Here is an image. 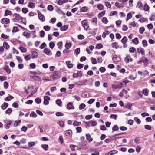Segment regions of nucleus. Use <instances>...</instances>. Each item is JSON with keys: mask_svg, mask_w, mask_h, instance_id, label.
<instances>
[{"mask_svg": "<svg viewBox=\"0 0 155 155\" xmlns=\"http://www.w3.org/2000/svg\"><path fill=\"white\" fill-rule=\"evenodd\" d=\"M80 48H77L75 49L74 53L77 56L80 53Z\"/></svg>", "mask_w": 155, "mask_h": 155, "instance_id": "30", "label": "nucleus"}, {"mask_svg": "<svg viewBox=\"0 0 155 155\" xmlns=\"http://www.w3.org/2000/svg\"><path fill=\"white\" fill-rule=\"evenodd\" d=\"M145 30V28L144 27H141L139 29V32L141 34H143Z\"/></svg>", "mask_w": 155, "mask_h": 155, "instance_id": "56", "label": "nucleus"}, {"mask_svg": "<svg viewBox=\"0 0 155 155\" xmlns=\"http://www.w3.org/2000/svg\"><path fill=\"white\" fill-rule=\"evenodd\" d=\"M67 67L70 68H72L73 67V64L72 63H71V62L69 61H67L66 62Z\"/></svg>", "mask_w": 155, "mask_h": 155, "instance_id": "18", "label": "nucleus"}, {"mask_svg": "<svg viewBox=\"0 0 155 155\" xmlns=\"http://www.w3.org/2000/svg\"><path fill=\"white\" fill-rule=\"evenodd\" d=\"M18 31V28L17 27H13L12 32H15Z\"/></svg>", "mask_w": 155, "mask_h": 155, "instance_id": "58", "label": "nucleus"}, {"mask_svg": "<svg viewBox=\"0 0 155 155\" xmlns=\"http://www.w3.org/2000/svg\"><path fill=\"white\" fill-rule=\"evenodd\" d=\"M44 29L46 31H48L50 30L51 27L49 26H45L43 27Z\"/></svg>", "mask_w": 155, "mask_h": 155, "instance_id": "39", "label": "nucleus"}, {"mask_svg": "<svg viewBox=\"0 0 155 155\" xmlns=\"http://www.w3.org/2000/svg\"><path fill=\"white\" fill-rule=\"evenodd\" d=\"M13 17L14 18V20H19L22 19V17L18 14L16 13H14L13 15Z\"/></svg>", "mask_w": 155, "mask_h": 155, "instance_id": "3", "label": "nucleus"}, {"mask_svg": "<svg viewBox=\"0 0 155 155\" xmlns=\"http://www.w3.org/2000/svg\"><path fill=\"white\" fill-rule=\"evenodd\" d=\"M27 130V128L25 126H23L21 128V131L25 132H26Z\"/></svg>", "mask_w": 155, "mask_h": 155, "instance_id": "53", "label": "nucleus"}, {"mask_svg": "<svg viewBox=\"0 0 155 155\" xmlns=\"http://www.w3.org/2000/svg\"><path fill=\"white\" fill-rule=\"evenodd\" d=\"M149 6L147 4H145L144 6V10H145V11H147L149 10Z\"/></svg>", "mask_w": 155, "mask_h": 155, "instance_id": "37", "label": "nucleus"}, {"mask_svg": "<svg viewBox=\"0 0 155 155\" xmlns=\"http://www.w3.org/2000/svg\"><path fill=\"white\" fill-rule=\"evenodd\" d=\"M68 28V26L67 25H64L62 27H61L60 30L61 31H65Z\"/></svg>", "mask_w": 155, "mask_h": 155, "instance_id": "23", "label": "nucleus"}, {"mask_svg": "<svg viewBox=\"0 0 155 155\" xmlns=\"http://www.w3.org/2000/svg\"><path fill=\"white\" fill-rule=\"evenodd\" d=\"M8 103L4 102L2 105L1 108L3 110H5L8 107Z\"/></svg>", "mask_w": 155, "mask_h": 155, "instance_id": "9", "label": "nucleus"}, {"mask_svg": "<svg viewBox=\"0 0 155 155\" xmlns=\"http://www.w3.org/2000/svg\"><path fill=\"white\" fill-rule=\"evenodd\" d=\"M66 108L68 110L73 109L74 108L73 105V103L71 102L68 103Z\"/></svg>", "mask_w": 155, "mask_h": 155, "instance_id": "5", "label": "nucleus"}, {"mask_svg": "<svg viewBox=\"0 0 155 155\" xmlns=\"http://www.w3.org/2000/svg\"><path fill=\"white\" fill-rule=\"evenodd\" d=\"M98 9L100 10H102L104 8V6L102 4H99L97 5Z\"/></svg>", "mask_w": 155, "mask_h": 155, "instance_id": "55", "label": "nucleus"}, {"mask_svg": "<svg viewBox=\"0 0 155 155\" xmlns=\"http://www.w3.org/2000/svg\"><path fill=\"white\" fill-rule=\"evenodd\" d=\"M85 107V105L84 103H81L79 107V108L80 110L84 109Z\"/></svg>", "mask_w": 155, "mask_h": 155, "instance_id": "38", "label": "nucleus"}, {"mask_svg": "<svg viewBox=\"0 0 155 155\" xmlns=\"http://www.w3.org/2000/svg\"><path fill=\"white\" fill-rule=\"evenodd\" d=\"M13 98L14 97H13V96H10L6 97L5 99V101H9L11 100L12 99H13Z\"/></svg>", "mask_w": 155, "mask_h": 155, "instance_id": "45", "label": "nucleus"}, {"mask_svg": "<svg viewBox=\"0 0 155 155\" xmlns=\"http://www.w3.org/2000/svg\"><path fill=\"white\" fill-rule=\"evenodd\" d=\"M4 123H7L5 126V127L6 129H8L10 127L11 124L12 123V121L10 120H4Z\"/></svg>", "mask_w": 155, "mask_h": 155, "instance_id": "2", "label": "nucleus"}, {"mask_svg": "<svg viewBox=\"0 0 155 155\" xmlns=\"http://www.w3.org/2000/svg\"><path fill=\"white\" fill-rule=\"evenodd\" d=\"M130 55H127L125 57L124 61L126 63H128L129 61V59L130 58Z\"/></svg>", "mask_w": 155, "mask_h": 155, "instance_id": "33", "label": "nucleus"}, {"mask_svg": "<svg viewBox=\"0 0 155 155\" xmlns=\"http://www.w3.org/2000/svg\"><path fill=\"white\" fill-rule=\"evenodd\" d=\"M41 147L45 150H47L48 149V146L46 144L42 145Z\"/></svg>", "mask_w": 155, "mask_h": 155, "instance_id": "28", "label": "nucleus"}, {"mask_svg": "<svg viewBox=\"0 0 155 155\" xmlns=\"http://www.w3.org/2000/svg\"><path fill=\"white\" fill-rule=\"evenodd\" d=\"M103 47V46L101 44H97L96 47V48L98 49L101 48Z\"/></svg>", "mask_w": 155, "mask_h": 155, "instance_id": "59", "label": "nucleus"}, {"mask_svg": "<svg viewBox=\"0 0 155 155\" xmlns=\"http://www.w3.org/2000/svg\"><path fill=\"white\" fill-rule=\"evenodd\" d=\"M30 116L31 117L35 118L37 117V114L34 112H31L30 114Z\"/></svg>", "mask_w": 155, "mask_h": 155, "instance_id": "62", "label": "nucleus"}, {"mask_svg": "<svg viewBox=\"0 0 155 155\" xmlns=\"http://www.w3.org/2000/svg\"><path fill=\"white\" fill-rule=\"evenodd\" d=\"M38 53L36 51H32L31 56L32 58H36L38 56Z\"/></svg>", "mask_w": 155, "mask_h": 155, "instance_id": "14", "label": "nucleus"}, {"mask_svg": "<svg viewBox=\"0 0 155 155\" xmlns=\"http://www.w3.org/2000/svg\"><path fill=\"white\" fill-rule=\"evenodd\" d=\"M149 61V60H147V58H144L142 59L140 62H142L144 63H147Z\"/></svg>", "mask_w": 155, "mask_h": 155, "instance_id": "54", "label": "nucleus"}, {"mask_svg": "<svg viewBox=\"0 0 155 155\" xmlns=\"http://www.w3.org/2000/svg\"><path fill=\"white\" fill-rule=\"evenodd\" d=\"M117 153V151L116 150H113L108 153L106 154V155H112L114 154H115Z\"/></svg>", "mask_w": 155, "mask_h": 155, "instance_id": "19", "label": "nucleus"}, {"mask_svg": "<svg viewBox=\"0 0 155 155\" xmlns=\"http://www.w3.org/2000/svg\"><path fill=\"white\" fill-rule=\"evenodd\" d=\"M11 14H12V12L11 11H10L6 9L5 11L4 16H8V15H11Z\"/></svg>", "mask_w": 155, "mask_h": 155, "instance_id": "13", "label": "nucleus"}, {"mask_svg": "<svg viewBox=\"0 0 155 155\" xmlns=\"http://www.w3.org/2000/svg\"><path fill=\"white\" fill-rule=\"evenodd\" d=\"M56 103L59 106H61L62 104V102L60 100H57L56 101Z\"/></svg>", "mask_w": 155, "mask_h": 155, "instance_id": "47", "label": "nucleus"}, {"mask_svg": "<svg viewBox=\"0 0 155 155\" xmlns=\"http://www.w3.org/2000/svg\"><path fill=\"white\" fill-rule=\"evenodd\" d=\"M3 46L6 49H8L9 48V46L6 42L4 41L3 43Z\"/></svg>", "mask_w": 155, "mask_h": 155, "instance_id": "42", "label": "nucleus"}, {"mask_svg": "<svg viewBox=\"0 0 155 155\" xmlns=\"http://www.w3.org/2000/svg\"><path fill=\"white\" fill-rule=\"evenodd\" d=\"M78 84H77L78 85H84L85 83V81H80L78 82Z\"/></svg>", "mask_w": 155, "mask_h": 155, "instance_id": "61", "label": "nucleus"}, {"mask_svg": "<svg viewBox=\"0 0 155 155\" xmlns=\"http://www.w3.org/2000/svg\"><path fill=\"white\" fill-rule=\"evenodd\" d=\"M102 21L105 24H107L108 21L107 19V18L106 17H103L102 19Z\"/></svg>", "mask_w": 155, "mask_h": 155, "instance_id": "60", "label": "nucleus"}, {"mask_svg": "<svg viewBox=\"0 0 155 155\" xmlns=\"http://www.w3.org/2000/svg\"><path fill=\"white\" fill-rule=\"evenodd\" d=\"M68 0H59L58 1V4L60 5H62L64 3L68 2Z\"/></svg>", "mask_w": 155, "mask_h": 155, "instance_id": "10", "label": "nucleus"}, {"mask_svg": "<svg viewBox=\"0 0 155 155\" xmlns=\"http://www.w3.org/2000/svg\"><path fill=\"white\" fill-rule=\"evenodd\" d=\"M19 49L21 51V52L23 53H25L27 51L26 48L24 47H23L22 46H20Z\"/></svg>", "mask_w": 155, "mask_h": 155, "instance_id": "21", "label": "nucleus"}, {"mask_svg": "<svg viewBox=\"0 0 155 155\" xmlns=\"http://www.w3.org/2000/svg\"><path fill=\"white\" fill-rule=\"evenodd\" d=\"M35 144V143L34 142H30L28 143V145L30 147H32Z\"/></svg>", "mask_w": 155, "mask_h": 155, "instance_id": "48", "label": "nucleus"}, {"mask_svg": "<svg viewBox=\"0 0 155 155\" xmlns=\"http://www.w3.org/2000/svg\"><path fill=\"white\" fill-rule=\"evenodd\" d=\"M134 142L135 143L139 144L140 143V139L139 137H136L135 138L134 140Z\"/></svg>", "mask_w": 155, "mask_h": 155, "instance_id": "27", "label": "nucleus"}, {"mask_svg": "<svg viewBox=\"0 0 155 155\" xmlns=\"http://www.w3.org/2000/svg\"><path fill=\"white\" fill-rule=\"evenodd\" d=\"M12 111V109L11 108H8L5 111V113L6 114H8L10 115Z\"/></svg>", "mask_w": 155, "mask_h": 155, "instance_id": "29", "label": "nucleus"}, {"mask_svg": "<svg viewBox=\"0 0 155 155\" xmlns=\"http://www.w3.org/2000/svg\"><path fill=\"white\" fill-rule=\"evenodd\" d=\"M94 144L95 146L97 147L99 146L101 144H102L103 143L102 141H101L100 142H97L94 141Z\"/></svg>", "mask_w": 155, "mask_h": 155, "instance_id": "50", "label": "nucleus"}, {"mask_svg": "<svg viewBox=\"0 0 155 155\" xmlns=\"http://www.w3.org/2000/svg\"><path fill=\"white\" fill-rule=\"evenodd\" d=\"M122 22L121 20H118L116 22V25L117 27H119L121 25Z\"/></svg>", "mask_w": 155, "mask_h": 155, "instance_id": "64", "label": "nucleus"}, {"mask_svg": "<svg viewBox=\"0 0 155 155\" xmlns=\"http://www.w3.org/2000/svg\"><path fill=\"white\" fill-rule=\"evenodd\" d=\"M65 46L67 49H68L71 46V43H67L65 44Z\"/></svg>", "mask_w": 155, "mask_h": 155, "instance_id": "32", "label": "nucleus"}, {"mask_svg": "<svg viewBox=\"0 0 155 155\" xmlns=\"http://www.w3.org/2000/svg\"><path fill=\"white\" fill-rule=\"evenodd\" d=\"M55 114L57 117L62 116L64 115V114L61 112H57Z\"/></svg>", "mask_w": 155, "mask_h": 155, "instance_id": "57", "label": "nucleus"}, {"mask_svg": "<svg viewBox=\"0 0 155 155\" xmlns=\"http://www.w3.org/2000/svg\"><path fill=\"white\" fill-rule=\"evenodd\" d=\"M38 14L39 19L42 22L44 21L45 20V16L40 12H38Z\"/></svg>", "mask_w": 155, "mask_h": 155, "instance_id": "4", "label": "nucleus"}, {"mask_svg": "<svg viewBox=\"0 0 155 155\" xmlns=\"http://www.w3.org/2000/svg\"><path fill=\"white\" fill-rule=\"evenodd\" d=\"M112 47L113 48H115L116 49L118 47L117 44L116 42L112 43Z\"/></svg>", "mask_w": 155, "mask_h": 155, "instance_id": "41", "label": "nucleus"}, {"mask_svg": "<svg viewBox=\"0 0 155 155\" xmlns=\"http://www.w3.org/2000/svg\"><path fill=\"white\" fill-rule=\"evenodd\" d=\"M100 129L102 130H106V128L104 125H101Z\"/></svg>", "mask_w": 155, "mask_h": 155, "instance_id": "63", "label": "nucleus"}, {"mask_svg": "<svg viewBox=\"0 0 155 155\" xmlns=\"http://www.w3.org/2000/svg\"><path fill=\"white\" fill-rule=\"evenodd\" d=\"M35 4L34 3L32 2H29L28 5V6L29 8H34V7H35Z\"/></svg>", "mask_w": 155, "mask_h": 155, "instance_id": "25", "label": "nucleus"}, {"mask_svg": "<svg viewBox=\"0 0 155 155\" xmlns=\"http://www.w3.org/2000/svg\"><path fill=\"white\" fill-rule=\"evenodd\" d=\"M81 23L82 26L85 29H87L88 28L87 21L85 20H83L81 21Z\"/></svg>", "mask_w": 155, "mask_h": 155, "instance_id": "7", "label": "nucleus"}, {"mask_svg": "<svg viewBox=\"0 0 155 155\" xmlns=\"http://www.w3.org/2000/svg\"><path fill=\"white\" fill-rule=\"evenodd\" d=\"M72 133V131L70 130L66 131L65 132V135L67 136H69Z\"/></svg>", "mask_w": 155, "mask_h": 155, "instance_id": "24", "label": "nucleus"}, {"mask_svg": "<svg viewBox=\"0 0 155 155\" xmlns=\"http://www.w3.org/2000/svg\"><path fill=\"white\" fill-rule=\"evenodd\" d=\"M138 5L140 9L142 10L143 9V5L141 2H139L138 3Z\"/></svg>", "mask_w": 155, "mask_h": 155, "instance_id": "52", "label": "nucleus"}, {"mask_svg": "<svg viewBox=\"0 0 155 155\" xmlns=\"http://www.w3.org/2000/svg\"><path fill=\"white\" fill-rule=\"evenodd\" d=\"M132 17L131 13L130 12H129L127 15V17L126 18V20L127 21L128 20L130 19Z\"/></svg>", "mask_w": 155, "mask_h": 155, "instance_id": "44", "label": "nucleus"}, {"mask_svg": "<svg viewBox=\"0 0 155 155\" xmlns=\"http://www.w3.org/2000/svg\"><path fill=\"white\" fill-rule=\"evenodd\" d=\"M51 77L54 80H55L61 77V76L59 72L57 71H55L54 73L51 75Z\"/></svg>", "mask_w": 155, "mask_h": 155, "instance_id": "1", "label": "nucleus"}, {"mask_svg": "<svg viewBox=\"0 0 155 155\" xmlns=\"http://www.w3.org/2000/svg\"><path fill=\"white\" fill-rule=\"evenodd\" d=\"M2 23L7 24L9 23L10 21L9 19L6 18H3L1 20Z\"/></svg>", "mask_w": 155, "mask_h": 155, "instance_id": "6", "label": "nucleus"}, {"mask_svg": "<svg viewBox=\"0 0 155 155\" xmlns=\"http://www.w3.org/2000/svg\"><path fill=\"white\" fill-rule=\"evenodd\" d=\"M119 129V127L117 125H115L112 128V130H113V132L115 131H117Z\"/></svg>", "mask_w": 155, "mask_h": 155, "instance_id": "34", "label": "nucleus"}, {"mask_svg": "<svg viewBox=\"0 0 155 155\" xmlns=\"http://www.w3.org/2000/svg\"><path fill=\"white\" fill-rule=\"evenodd\" d=\"M134 120L138 124H139L141 123L140 120L137 117H135Z\"/></svg>", "mask_w": 155, "mask_h": 155, "instance_id": "35", "label": "nucleus"}, {"mask_svg": "<svg viewBox=\"0 0 155 155\" xmlns=\"http://www.w3.org/2000/svg\"><path fill=\"white\" fill-rule=\"evenodd\" d=\"M22 35L25 36L27 39H28L30 36V33H28L27 32H24L22 34Z\"/></svg>", "mask_w": 155, "mask_h": 155, "instance_id": "16", "label": "nucleus"}, {"mask_svg": "<svg viewBox=\"0 0 155 155\" xmlns=\"http://www.w3.org/2000/svg\"><path fill=\"white\" fill-rule=\"evenodd\" d=\"M128 39L126 36H124L121 40V41L122 43H127V41Z\"/></svg>", "mask_w": 155, "mask_h": 155, "instance_id": "36", "label": "nucleus"}, {"mask_svg": "<svg viewBox=\"0 0 155 155\" xmlns=\"http://www.w3.org/2000/svg\"><path fill=\"white\" fill-rule=\"evenodd\" d=\"M120 58L116 55H114L113 58V60L115 62H117L120 61Z\"/></svg>", "mask_w": 155, "mask_h": 155, "instance_id": "8", "label": "nucleus"}, {"mask_svg": "<svg viewBox=\"0 0 155 155\" xmlns=\"http://www.w3.org/2000/svg\"><path fill=\"white\" fill-rule=\"evenodd\" d=\"M73 125L77 126L80 125L81 124V123L80 122H78L76 121H74L73 124Z\"/></svg>", "mask_w": 155, "mask_h": 155, "instance_id": "46", "label": "nucleus"}, {"mask_svg": "<svg viewBox=\"0 0 155 155\" xmlns=\"http://www.w3.org/2000/svg\"><path fill=\"white\" fill-rule=\"evenodd\" d=\"M44 53L47 55L50 54L51 51L48 48H46L44 50Z\"/></svg>", "mask_w": 155, "mask_h": 155, "instance_id": "17", "label": "nucleus"}, {"mask_svg": "<svg viewBox=\"0 0 155 155\" xmlns=\"http://www.w3.org/2000/svg\"><path fill=\"white\" fill-rule=\"evenodd\" d=\"M86 137L87 140L90 142H91L93 140V138L91 137V135L89 134H86Z\"/></svg>", "mask_w": 155, "mask_h": 155, "instance_id": "11", "label": "nucleus"}, {"mask_svg": "<svg viewBox=\"0 0 155 155\" xmlns=\"http://www.w3.org/2000/svg\"><path fill=\"white\" fill-rule=\"evenodd\" d=\"M143 46V47H145L147 45V42L145 40H143L142 41Z\"/></svg>", "mask_w": 155, "mask_h": 155, "instance_id": "26", "label": "nucleus"}, {"mask_svg": "<svg viewBox=\"0 0 155 155\" xmlns=\"http://www.w3.org/2000/svg\"><path fill=\"white\" fill-rule=\"evenodd\" d=\"M129 52L131 53H133L136 51V49L135 48L132 47L130 48Z\"/></svg>", "mask_w": 155, "mask_h": 155, "instance_id": "43", "label": "nucleus"}, {"mask_svg": "<svg viewBox=\"0 0 155 155\" xmlns=\"http://www.w3.org/2000/svg\"><path fill=\"white\" fill-rule=\"evenodd\" d=\"M124 84L121 82H119L117 84V89L121 88L123 85Z\"/></svg>", "mask_w": 155, "mask_h": 155, "instance_id": "31", "label": "nucleus"}, {"mask_svg": "<svg viewBox=\"0 0 155 155\" xmlns=\"http://www.w3.org/2000/svg\"><path fill=\"white\" fill-rule=\"evenodd\" d=\"M149 91L147 89H144L143 90V93L145 96H147L148 95Z\"/></svg>", "mask_w": 155, "mask_h": 155, "instance_id": "15", "label": "nucleus"}, {"mask_svg": "<svg viewBox=\"0 0 155 155\" xmlns=\"http://www.w3.org/2000/svg\"><path fill=\"white\" fill-rule=\"evenodd\" d=\"M88 10V8L86 6H84L82 7L80 9V11L83 12H87Z\"/></svg>", "mask_w": 155, "mask_h": 155, "instance_id": "12", "label": "nucleus"}, {"mask_svg": "<svg viewBox=\"0 0 155 155\" xmlns=\"http://www.w3.org/2000/svg\"><path fill=\"white\" fill-rule=\"evenodd\" d=\"M49 46L51 48L53 49L55 46V44L53 42H51L49 44Z\"/></svg>", "mask_w": 155, "mask_h": 155, "instance_id": "40", "label": "nucleus"}, {"mask_svg": "<svg viewBox=\"0 0 155 155\" xmlns=\"http://www.w3.org/2000/svg\"><path fill=\"white\" fill-rule=\"evenodd\" d=\"M57 124L59 125L60 127H62L64 125V122L62 121H60L57 122Z\"/></svg>", "mask_w": 155, "mask_h": 155, "instance_id": "49", "label": "nucleus"}, {"mask_svg": "<svg viewBox=\"0 0 155 155\" xmlns=\"http://www.w3.org/2000/svg\"><path fill=\"white\" fill-rule=\"evenodd\" d=\"M3 69L7 72L8 74H10L11 73V71L9 69L8 67L7 66H5L3 68Z\"/></svg>", "mask_w": 155, "mask_h": 155, "instance_id": "22", "label": "nucleus"}, {"mask_svg": "<svg viewBox=\"0 0 155 155\" xmlns=\"http://www.w3.org/2000/svg\"><path fill=\"white\" fill-rule=\"evenodd\" d=\"M22 11L23 13L24 14H26L28 12V10L26 8H23L22 9Z\"/></svg>", "mask_w": 155, "mask_h": 155, "instance_id": "51", "label": "nucleus"}, {"mask_svg": "<svg viewBox=\"0 0 155 155\" xmlns=\"http://www.w3.org/2000/svg\"><path fill=\"white\" fill-rule=\"evenodd\" d=\"M132 42L135 45H137L139 43V40L138 38L136 37L132 40Z\"/></svg>", "mask_w": 155, "mask_h": 155, "instance_id": "20", "label": "nucleus"}]
</instances>
